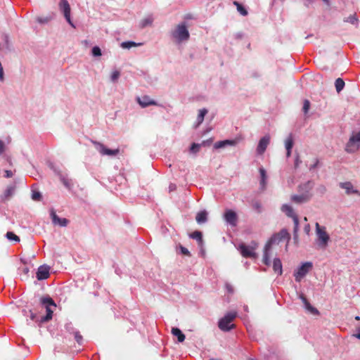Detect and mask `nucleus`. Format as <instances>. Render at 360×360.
<instances>
[{
  "mask_svg": "<svg viewBox=\"0 0 360 360\" xmlns=\"http://www.w3.org/2000/svg\"><path fill=\"white\" fill-rule=\"evenodd\" d=\"M290 238V234L286 229H282L278 233L272 236L265 245L264 250L263 262L267 266L270 265V251L272 245L276 243L278 244L281 241L284 240H289Z\"/></svg>",
  "mask_w": 360,
  "mask_h": 360,
  "instance_id": "1",
  "label": "nucleus"
},
{
  "mask_svg": "<svg viewBox=\"0 0 360 360\" xmlns=\"http://www.w3.org/2000/svg\"><path fill=\"white\" fill-rule=\"evenodd\" d=\"M171 35L178 43L188 40L190 34L185 22L178 24L171 32Z\"/></svg>",
  "mask_w": 360,
  "mask_h": 360,
  "instance_id": "2",
  "label": "nucleus"
},
{
  "mask_svg": "<svg viewBox=\"0 0 360 360\" xmlns=\"http://www.w3.org/2000/svg\"><path fill=\"white\" fill-rule=\"evenodd\" d=\"M298 188L299 191L306 189V191L300 195H292L291 196L292 202L296 204H302L308 202L312 196L311 193L309 192L311 188L310 181L305 183L304 185L299 186Z\"/></svg>",
  "mask_w": 360,
  "mask_h": 360,
  "instance_id": "3",
  "label": "nucleus"
},
{
  "mask_svg": "<svg viewBox=\"0 0 360 360\" xmlns=\"http://www.w3.org/2000/svg\"><path fill=\"white\" fill-rule=\"evenodd\" d=\"M315 226L317 236V245L320 248L326 249L328 245L330 236L325 226H321L318 222L316 223Z\"/></svg>",
  "mask_w": 360,
  "mask_h": 360,
  "instance_id": "4",
  "label": "nucleus"
},
{
  "mask_svg": "<svg viewBox=\"0 0 360 360\" xmlns=\"http://www.w3.org/2000/svg\"><path fill=\"white\" fill-rule=\"evenodd\" d=\"M40 303L46 309V315L41 317V322H46L52 319L53 311L52 307L56 308V304L50 297H41Z\"/></svg>",
  "mask_w": 360,
  "mask_h": 360,
  "instance_id": "5",
  "label": "nucleus"
},
{
  "mask_svg": "<svg viewBox=\"0 0 360 360\" xmlns=\"http://www.w3.org/2000/svg\"><path fill=\"white\" fill-rule=\"evenodd\" d=\"M237 316L236 311H230L227 313L219 321L218 326L223 331H229L234 328L235 325L231 323Z\"/></svg>",
  "mask_w": 360,
  "mask_h": 360,
  "instance_id": "6",
  "label": "nucleus"
},
{
  "mask_svg": "<svg viewBox=\"0 0 360 360\" xmlns=\"http://www.w3.org/2000/svg\"><path fill=\"white\" fill-rule=\"evenodd\" d=\"M91 143L95 146L96 149L101 153L102 155H108V156H115L120 153V149H110L106 148L103 143L96 141H91Z\"/></svg>",
  "mask_w": 360,
  "mask_h": 360,
  "instance_id": "7",
  "label": "nucleus"
},
{
  "mask_svg": "<svg viewBox=\"0 0 360 360\" xmlns=\"http://www.w3.org/2000/svg\"><path fill=\"white\" fill-rule=\"evenodd\" d=\"M360 147V132L352 135L346 145V150L348 153H354Z\"/></svg>",
  "mask_w": 360,
  "mask_h": 360,
  "instance_id": "8",
  "label": "nucleus"
},
{
  "mask_svg": "<svg viewBox=\"0 0 360 360\" xmlns=\"http://www.w3.org/2000/svg\"><path fill=\"white\" fill-rule=\"evenodd\" d=\"M312 268V263L307 262L304 263L297 271L295 272L294 276L297 282H300L301 280L309 273Z\"/></svg>",
  "mask_w": 360,
  "mask_h": 360,
  "instance_id": "9",
  "label": "nucleus"
},
{
  "mask_svg": "<svg viewBox=\"0 0 360 360\" xmlns=\"http://www.w3.org/2000/svg\"><path fill=\"white\" fill-rule=\"evenodd\" d=\"M59 8L60 11L63 13L64 17L67 22L72 27H75L70 18L71 8L68 1L67 0H60L59 2Z\"/></svg>",
  "mask_w": 360,
  "mask_h": 360,
  "instance_id": "10",
  "label": "nucleus"
},
{
  "mask_svg": "<svg viewBox=\"0 0 360 360\" xmlns=\"http://www.w3.org/2000/svg\"><path fill=\"white\" fill-rule=\"evenodd\" d=\"M224 218L225 221L232 226H236L238 221V217L234 211L231 210H226L224 214Z\"/></svg>",
  "mask_w": 360,
  "mask_h": 360,
  "instance_id": "11",
  "label": "nucleus"
},
{
  "mask_svg": "<svg viewBox=\"0 0 360 360\" xmlns=\"http://www.w3.org/2000/svg\"><path fill=\"white\" fill-rule=\"evenodd\" d=\"M270 143V136L266 135L264 137H262L258 143V146L257 147V152L259 155H262L264 151L266 150L267 146H269Z\"/></svg>",
  "mask_w": 360,
  "mask_h": 360,
  "instance_id": "12",
  "label": "nucleus"
},
{
  "mask_svg": "<svg viewBox=\"0 0 360 360\" xmlns=\"http://www.w3.org/2000/svg\"><path fill=\"white\" fill-rule=\"evenodd\" d=\"M239 249L240 250L241 255L244 257H250L255 258L256 257V253L255 252V248L250 246H247L244 244H242L239 246Z\"/></svg>",
  "mask_w": 360,
  "mask_h": 360,
  "instance_id": "13",
  "label": "nucleus"
},
{
  "mask_svg": "<svg viewBox=\"0 0 360 360\" xmlns=\"http://www.w3.org/2000/svg\"><path fill=\"white\" fill-rule=\"evenodd\" d=\"M136 101L142 107L146 108L149 105H156L157 103L151 99L148 96H143L141 97H137Z\"/></svg>",
  "mask_w": 360,
  "mask_h": 360,
  "instance_id": "14",
  "label": "nucleus"
},
{
  "mask_svg": "<svg viewBox=\"0 0 360 360\" xmlns=\"http://www.w3.org/2000/svg\"><path fill=\"white\" fill-rule=\"evenodd\" d=\"M51 217L54 224H58L60 226H66L69 221L65 218H60L53 210L51 211Z\"/></svg>",
  "mask_w": 360,
  "mask_h": 360,
  "instance_id": "15",
  "label": "nucleus"
},
{
  "mask_svg": "<svg viewBox=\"0 0 360 360\" xmlns=\"http://www.w3.org/2000/svg\"><path fill=\"white\" fill-rule=\"evenodd\" d=\"M49 276V267L46 266H40L37 272V278L38 280H44Z\"/></svg>",
  "mask_w": 360,
  "mask_h": 360,
  "instance_id": "16",
  "label": "nucleus"
},
{
  "mask_svg": "<svg viewBox=\"0 0 360 360\" xmlns=\"http://www.w3.org/2000/svg\"><path fill=\"white\" fill-rule=\"evenodd\" d=\"M340 188L346 191V193L349 195L351 193H359V191L353 188V185L350 181L342 182L340 184Z\"/></svg>",
  "mask_w": 360,
  "mask_h": 360,
  "instance_id": "17",
  "label": "nucleus"
},
{
  "mask_svg": "<svg viewBox=\"0 0 360 360\" xmlns=\"http://www.w3.org/2000/svg\"><path fill=\"white\" fill-rule=\"evenodd\" d=\"M281 210L285 213L288 217H291L292 220L295 219V217H298L297 215L294 212L292 207L288 205H283L281 207Z\"/></svg>",
  "mask_w": 360,
  "mask_h": 360,
  "instance_id": "18",
  "label": "nucleus"
},
{
  "mask_svg": "<svg viewBox=\"0 0 360 360\" xmlns=\"http://www.w3.org/2000/svg\"><path fill=\"white\" fill-rule=\"evenodd\" d=\"M301 299L305 306L306 309H307L309 311H310L313 314L316 315V314H319L318 309H316L315 307H312L304 296L302 295Z\"/></svg>",
  "mask_w": 360,
  "mask_h": 360,
  "instance_id": "19",
  "label": "nucleus"
},
{
  "mask_svg": "<svg viewBox=\"0 0 360 360\" xmlns=\"http://www.w3.org/2000/svg\"><path fill=\"white\" fill-rule=\"evenodd\" d=\"M273 269L274 272L278 275H281L282 270V264L281 260L278 258H275L273 262Z\"/></svg>",
  "mask_w": 360,
  "mask_h": 360,
  "instance_id": "20",
  "label": "nucleus"
},
{
  "mask_svg": "<svg viewBox=\"0 0 360 360\" xmlns=\"http://www.w3.org/2000/svg\"><path fill=\"white\" fill-rule=\"evenodd\" d=\"M172 333L173 335L177 337L178 341L179 342H182L185 340L186 337L179 328H172Z\"/></svg>",
  "mask_w": 360,
  "mask_h": 360,
  "instance_id": "21",
  "label": "nucleus"
},
{
  "mask_svg": "<svg viewBox=\"0 0 360 360\" xmlns=\"http://www.w3.org/2000/svg\"><path fill=\"white\" fill-rule=\"evenodd\" d=\"M15 189V186H9L5 191L4 195L1 197L2 200L5 201L8 200L13 194Z\"/></svg>",
  "mask_w": 360,
  "mask_h": 360,
  "instance_id": "22",
  "label": "nucleus"
},
{
  "mask_svg": "<svg viewBox=\"0 0 360 360\" xmlns=\"http://www.w3.org/2000/svg\"><path fill=\"white\" fill-rule=\"evenodd\" d=\"M207 213L206 211H201L196 215L195 219L198 224L204 223L207 221Z\"/></svg>",
  "mask_w": 360,
  "mask_h": 360,
  "instance_id": "23",
  "label": "nucleus"
},
{
  "mask_svg": "<svg viewBox=\"0 0 360 360\" xmlns=\"http://www.w3.org/2000/svg\"><path fill=\"white\" fill-rule=\"evenodd\" d=\"M233 5H235L236 6V8H237V11L243 15V16H246L248 15V11L246 10V8L242 5L240 4L239 2L236 1H233Z\"/></svg>",
  "mask_w": 360,
  "mask_h": 360,
  "instance_id": "24",
  "label": "nucleus"
},
{
  "mask_svg": "<svg viewBox=\"0 0 360 360\" xmlns=\"http://www.w3.org/2000/svg\"><path fill=\"white\" fill-rule=\"evenodd\" d=\"M153 22V18L152 16H148L146 18H143L140 22V27L144 28L146 26L151 25Z\"/></svg>",
  "mask_w": 360,
  "mask_h": 360,
  "instance_id": "25",
  "label": "nucleus"
},
{
  "mask_svg": "<svg viewBox=\"0 0 360 360\" xmlns=\"http://www.w3.org/2000/svg\"><path fill=\"white\" fill-rule=\"evenodd\" d=\"M335 89L338 93H340L345 86V82L341 78H338L335 82Z\"/></svg>",
  "mask_w": 360,
  "mask_h": 360,
  "instance_id": "26",
  "label": "nucleus"
},
{
  "mask_svg": "<svg viewBox=\"0 0 360 360\" xmlns=\"http://www.w3.org/2000/svg\"><path fill=\"white\" fill-rule=\"evenodd\" d=\"M293 139L292 135L290 134L285 141V146L286 150H291L293 147Z\"/></svg>",
  "mask_w": 360,
  "mask_h": 360,
  "instance_id": "27",
  "label": "nucleus"
},
{
  "mask_svg": "<svg viewBox=\"0 0 360 360\" xmlns=\"http://www.w3.org/2000/svg\"><path fill=\"white\" fill-rule=\"evenodd\" d=\"M190 237L193 239L198 240L199 243L202 242V235L199 231H195L190 234Z\"/></svg>",
  "mask_w": 360,
  "mask_h": 360,
  "instance_id": "28",
  "label": "nucleus"
},
{
  "mask_svg": "<svg viewBox=\"0 0 360 360\" xmlns=\"http://www.w3.org/2000/svg\"><path fill=\"white\" fill-rule=\"evenodd\" d=\"M207 113V110L205 108L199 110V113L197 117L198 124H201L203 122L205 115Z\"/></svg>",
  "mask_w": 360,
  "mask_h": 360,
  "instance_id": "29",
  "label": "nucleus"
},
{
  "mask_svg": "<svg viewBox=\"0 0 360 360\" xmlns=\"http://www.w3.org/2000/svg\"><path fill=\"white\" fill-rule=\"evenodd\" d=\"M294 222V228H293V234L295 239H296L298 236V230H299V219L298 217H295V219L293 220Z\"/></svg>",
  "mask_w": 360,
  "mask_h": 360,
  "instance_id": "30",
  "label": "nucleus"
},
{
  "mask_svg": "<svg viewBox=\"0 0 360 360\" xmlns=\"http://www.w3.org/2000/svg\"><path fill=\"white\" fill-rule=\"evenodd\" d=\"M141 44H136L134 41H124L121 44V46L123 49H130L133 46H140Z\"/></svg>",
  "mask_w": 360,
  "mask_h": 360,
  "instance_id": "31",
  "label": "nucleus"
},
{
  "mask_svg": "<svg viewBox=\"0 0 360 360\" xmlns=\"http://www.w3.org/2000/svg\"><path fill=\"white\" fill-rule=\"evenodd\" d=\"M6 238L9 240H14L15 242H19L20 241V238L15 235L13 232H11V231H8L6 233Z\"/></svg>",
  "mask_w": 360,
  "mask_h": 360,
  "instance_id": "32",
  "label": "nucleus"
},
{
  "mask_svg": "<svg viewBox=\"0 0 360 360\" xmlns=\"http://www.w3.org/2000/svg\"><path fill=\"white\" fill-rule=\"evenodd\" d=\"M309 108H310V102L309 100H304V103H303V108H302V110H303V112H304V114H307L309 110Z\"/></svg>",
  "mask_w": 360,
  "mask_h": 360,
  "instance_id": "33",
  "label": "nucleus"
},
{
  "mask_svg": "<svg viewBox=\"0 0 360 360\" xmlns=\"http://www.w3.org/2000/svg\"><path fill=\"white\" fill-rule=\"evenodd\" d=\"M41 198V195L38 191H33L32 193V199L34 201H39Z\"/></svg>",
  "mask_w": 360,
  "mask_h": 360,
  "instance_id": "34",
  "label": "nucleus"
},
{
  "mask_svg": "<svg viewBox=\"0 0 360 360\" xmlns=\"http://www.w3.org/2000/svg\"><path fill=\"white\" fill-rule=\"evenodd\" d=\"M91 53L94 56H101V50L98 46L93 47L91 50Z\"/></svg>",
  "mask_w": 360,
  "mask_h": 360,
  "instance_id": "35",
  "label": "nucleus"
},
{
  "mask_svg": "<svg viewBox=\"0 0 360 360\" xmlns=\"http://www.w3.org/2000/svg\"><path fill=\"white\" fill-rule=\"evenodd\" d=\"M120 75V73L119 71H117V70L113 71L111 75V80L112 82H116L117 80V79L119 78Z\"/></svg>",
  "mask_w": 360,
  "mask_h": 360,
  "instance_id": "36",
  "label": "nucleus"
},
{
  "mask_svg": "<svg viewBox=\"0 0 360 360\" xmlns=\"http://www.w3.org/2000/svg\"><path fill=\"white\" fill-rule=\"evenodd\" d=\"M199 148H200V145L198 143H193L191 146L190 150L191 153H196L197 152H198Z\"/></svg>",
  "mask_w": 360,
  "mask_h": 360,
  "instance_id": "37",
  "label": "nucleus"
},
{
  "mask_svg": "<svg viewBox=\"0 0 360 360\" xmlns=\"http://www.w3.org/2000/svg\"><path fill=\"white\" fill-rule=\"evenodd\" d=\"M179 248L181 253L182 255H186V256H190L191 255L190 252L185 247L182 246L181 245H179Z\"/></svg>",
  "mask_w": 360,
  "mask_h": 360,
  "instance_id": "38",
  "label": "nucleus"
},
{
  "mask_svg": "<svg viewBox=\"0 0 360 360\" xmlns=\"http://www.w3.org/2000/svg\"><path fill=\"white\" fill-rule=\"evenodd\" d=\"M252 207L255 209L258 212H261L262 205L259 201H255L252 202Z\"/></svg>",
  "mask_w": 360,
  "mask_h": 360,
  "instance_id": "39",
  "label": "nucleus"
},
{
  "mask_svg": "<svg viewBox=\"0 0 360 360\" xmlns=\"http://www.w3.org/2000/svg\"><path fill=\"white\" fill-rule=\"evenodd\" d=\"M75 338L76 340V341L79 343V344H81L82 342V340H83V338L82 336L79 334V332H75Z\"/></svg>",
  "mask_w": 360,
  "mask_h": 360,
  "instance_id": "40",
  "label": "nucleus"
},
{
  "mask_svg": "<svg viewBox=\"0 0 360 360\" xmlns=\"http://www.w3.org/2000/svg\"><path fill=\"white\" fill-rule=\"evenodd\" d=\"M357 18L355 17V15H350L348 17L347 21L351 22L352 24H355L357 22Z\"/></svg>",
  "mask_w": 360,
  "mask_h": 360,
  "instance_id": "41",
  "label": "nucleus"
},
{
  "mask_svg": "<svg viewBox=\"0 0 360 360\" xmlns=\"http://www.w3.org/2000/svg\"><path fill=\"white\" fill-rule=\"evenodd\" d=\"M259 173H260V176H261V179H266V178H267L266 173V170L264 168L259 169Z\"/></svg>",
  "mask_w": 360,
  "mask_h": 360,
  "instance_id": "42",
  "label": "nucleus"
},
{
  "mask_svg": "<svg viewBox=\"0 0 360 360\" xmlns=\"http://www.w3.org/2000/svg\"><path fill=\"white\" fill-rule=\"evenodd\" d=\"M225 146H226V145H225L224 141H218V142L214 143V148H223V147H225Z\"/></svg>",
  "mask_w": 360,
  "mask_h": 360,
  "instance_id": "43",
  "label": "nucleus"
},
{
  "mask_svg": "<svg viewBox=\"0 0 360 360\" xmlns=\"http://www.w3.org/2000/svg\"><path fill=\"white\" fill-rule=\"evenodd\" d=\"M226 146L230 145V146H235L237 143L235 140H224V141Z\"/></svg>",
  "mask_w": 360,
  "mask_h": 360,
  "instance_id": "44",
  "label": "nucleus"
},
{
  "mask_svg": "<svg viewBox=\"0 0 360 360\" xmlns=\"http://www.w3.org/2000/svg\"><path fill=\"white\" fill-rule=\"evenodd\" d=\"M4 80V69H3L1 63H0V81L3 82Z\"/></svg>",
  "mask_w": 360,
  "mask_h": 360,
  "instance_id": "45",
  "label": "nucleus"
},
{
  "mask_svg": "<svg viewBox=\"0 0 360 360\" xmlns=\"http://www.w3.org/2000/svg\"><path fill=\"white\" fill-rule=\"evenodd\" d=\"M319 163V160L318 159H315L314 164L310 166L309 169L311 170V169H315L318 166Z\"/></svg>",
  "mask_w": 360,
  "mask_h": 360,
  "instance_id": "46",
  "label": "nucleus"
},
{
  "mask_svg": "<svg viewBox=\"0 0 360 360\" xmlns=\"http://www.w3.org/2000/svg\"><path fill=\"white\" fill-rule=\"evenodd\" d=\"M310 231H311L310 225L309 224H306L304 227V231L306 233V234L309 235L310 233Z\"/></svg>",
  "mask_w": 360,
  "mask_h": 360,
  "instance_id": "47",
  "label": "nucleus"
},
{
  "mask_svg": "<svg viewBox=\"0 0 360 360\" xmlns=\"http://www.w3.org/2000/svg\"><path fill=\"white\" fill-rule=\"evenodd\" d=\"M266 185V179H261L260 180V186H261V188L262 190L265 189Z\"/></svg>",
  "mask_w": 360,
  "mask_h": 360,
  "instance_id": "48",
  "label": "nucleus"
},
{
  "mask_svg": "<svg viewBox=\"0 0 360 360\" xmlns=\"http://www.w3.org/2000/svg\"><path fill=\"white\" fill-rule=\"evenodd\" d=\"M29 313L30 314V319L32 321H37V315L34 314L32 310L29 311Z\"/></svg>",
  "mask_w": 360,
  "mask_h": 360,
  "instance_id": "49",
  "label": "nucleus"
},
{
  "mask_svg": "<svg viewBox=\"0 0 360 360\" xmlns=\"http://www.w3.org/2000/svg\"><path fill=\"white\" fill-rule=\"evenodd\" d=\"M13 176V172L11 170L5 171V177L10 178Z\"/></svg>",
  "mask_w": 360,
  "mask_h": 360,
  "instance_id": "50",
  "label": "nucleus"
},
{
  "mask_svg": "<svg viewBox=\"0 0 360 360\" xmlns=\"http://www.w3.org/2000/svg\"><path fill=\"white\" fill-rule=\"evenodd\" d=\"M300 162L301 161L300 160L299 155H297L295 161V167L297 168Z\"/></svg>",
  "mask_w": 360,
  "mask_h": 360,
  "instance_id": "51",
  "label": "nucleus"
},
{
  "mask_svg": "<svg viewBox=\"0 0 360 360\" xmlns=\"http://www.w3.org/2000/svg\"><path fill=\"white\" fill-rule=\"evenodd\" d=\"M4 143L2 141L0 140V154H1L4 150Z\"/></svg>",
  "mask_w": 360,
  "mask_h": 360,
  "instance_id": "52",
  "label": "nucleus"
},
{
  "mask_svg": "<svg viewBox=\"0 0 360 360\" xmlns=\"http://www.w3.org/2000/svg\"><path fill=\"white\" fill-rule=\"evenodd\" d=\"M226 288L229 292H233V288L230 285L227 284Z\"/></svg>",
  "mask_w": 360,
  "mask_h": 360,
  "instance_id": "53",
  "label": "nucleus"
},
{
  "mask_svg": "<svg viewBox=\"0 0 360 360\" xmlns=\"http://www.w3.org/2000/svg\"><path fill=\"white\" fill-rule=\"evenodd\" d=\"M354 336L356 338H357L358 339H360V329L359 328L358 329V333H356V334H354Z\"/></svg>",
  "mask_w": 360,
  "mask_h": 360,
  "instance_id": "54",
  "label": "nucleus"
},
{
  "mask_svg": "<svg viewBox=\"0 0 360 360\" xmlns=\"http://www.w3.org/2000/svg\"><path fill=\"white\" fill-rule=\"evenodd\" d=\"M290 155H291V150H287V152H286L287 158H289Z\"/></svg>",
  "mask_w": 360,
  "mask_h": 360,
  "instance_id": "55",
  "label": "nucleus"
},
{
  "mask_svg": "<svg viewBox=\"0 0 360 360\" xmlns=\"http://www.w3.org/2000/svg\"><path fill=\"white\" fill-rule=\"evenodd\" d=\"M23 271H24L25 274H27L29 271L28 268H27V267L24 268L23 269Z\"/></svg>",
  "mask_w": 360,
  "mask_h": 360,
  "instance_id": "56",
  "label": "nucleus"
},
{
  "mask_svg": "<svg viewBox=\"0 0 360 360\" xmlns=\"http://www.w3.org/2000/svg\"><path fill=\"white\" fill-rule=\"evenodd\" d=\"M355 319H356V320H359V319H360L359 316H356V318H355Z\"/></svg>",
  "mask_w": 360,
  "mask_h": 360,
  "instance_id": "57",
  "label": "nucleus"
},
{
  "mask_svg": "<svg viewBox=\"0 0 360 360\" xmlns=\"http://www.w3.org/2000/svg\"><path fill=\"white\" fill-rule=\"evenodd\" d=\"M304 221H307V218L306 217L304 218Z\"/></svg>",
  "mask_w": 360,
  "mask_h": 360,
  "instance_id": "58",
  "label": "nucleus"
},
{
  "mask_svg": "<svg viewBox=\"0 0 360 360\" xmlns=\"http://www.w3.org/2000/svg\"><path fill=\"white\" fill-rule=\"evenodd\" d=\"M358 194H359V195H360V193L359 192V193H358Z\"/></svg>",
  "mask_w": 360,
  "mask_h": 360,
  "instance_id": "59",
  "label": "nucleus"
}]
</instances>
